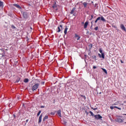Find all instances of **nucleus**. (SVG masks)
Masks as SVG:
<instances>
[{"label":"nucleus","instance_id":"53","mask_svg":"<svg viewBox=\"0 0 126 126\" xmlns=\"http://www.w3.org/2000/svg\"><path fill=\"white\" fill-rule=\"evenodd\" d=\"M125 123L126 124V122Z\"/></svg>","mask_w":126,"mask_h":126},{"label":"nucleus","instance_id":"49","mask_svg":"<svg viewBox=\"0 0 126 126\" xmlns=\"http://www.w3.org/2000/svg\"><path fill=\"white\" fill-rule=\"evenodd\" d=\"M44 82H42V84H44Z\"/></svg>","mask_w":126,"mask_h":126},{"label":"nucleus","instance_id":"29","mask_svg":"<svg viewBox=\"0 0 126 126\" xmlns=\"http://www.w3.org/2000/svg\"><path fill=\"white\" fill-rule=\"evenodd\" d=\"M98 57H99V58H102V54H98Z\"/></svg>","mask_w":126,"mask_h":126},{"label":"nucleus","instance_id":"40","mask_svg":"<svg viewBox=\"0 0 126 126\" xmlns=\"http://www.w3.org/2000/svg\"><path fill=\"white\" fill-rule=\"evenodd\" d=\"M121 63H124V62H123V61L121 60Z\"/></svg>","mask_w":126,"mask_h":126},{"label":"nucleus","instance_id":"48","mask_svg":"<svg viewBox=\"0 0 126 126\" xmlns=\"http://www.w3.org/2000/svg\"><path fill=\"white\" fill-rule=\"evenodd\" d=\"M91 48H92V44H91Z\"/></svg>","mask_w":126,"mask_h":126},{"label":"nucleus","instance_id":"17","mask_svg":"<svg viewBox=\"0 0 126 126\" xmlns=\"http://www.w3.org/2000/svg\"><path fill=\"white\" fill-rule=\"evenodd\" d=\"M101 20L102 21H103V22H106V20L105 19V18H104V17L103 16L101 17Z\"/></svg>","mask_w":126,"mask_h":126},{"label":"nucleus","instance_id":"21","mask_svg":"<svg viewBox=\"0 0 126 126\" xmlns=\"http://www.w3.org/2000/svg\"><path fill=\"white\" fill-rule=\"evenodd\" d=\"M102 70L104 71V72H105V73H106L107 74V70L104 69V68H102Z\"/></svg>","mask_w":126,"mask_h":126},{"label":"nucleus","instance_id":"10","mask_svg":"<svg viewBox=\"0 0 126 126\" xmlns=\"http://www.w3.org/2000/svg\"><path fill=\"white\" fill-rule=\"evenodd\" d=\"M42 117H43V115L42 114H41L38 119V123L39 124H40V123H41V122H42Z\"/></svg>","mask_w":126,"mask_h":126},{"label":"nucleus","instance_id":"45","mask_svg":"<svg viewBox=\"0 0 126 126\" xmlns=\"http://www.w3.org/2000/svg\"><path fill=\"white\" fill-rule=\"evenodd\" d=\"M26 122H27V123H28V120H26Z\"/></svg>","mask_w":126,"mask_h":126},{"label":"nucleus","instance_id":"14","mask_svg":"<svg viewBox=\"0 0 126 126\" xmlns=\"http://www.w3.org/2000/svg\"><path fill=\"white\" fill-rule=\"evenodd\" d=\"M83 4L84 6V7H87V6L88 5V3L85 2L83 3Z\"/></svg>","mask_w":126,"mask_h":126},{"label":"nucleus","instance_id":"3","mask_svg":"<svg viewBox=\"0 0 126 126\" xmlns=\"http://www.w3.org/2000/svg\"><path fill=\"white\" fill-rule=\"evenodd\" d=\"M94 119L95 120H100V119H102V116H101L100 115H96L94 116Z\"/></svg>","mask_w":126,"mask_h":126},{"label":"nucleus","instance_id":"43","mask_svg":"<svg viewBox=\"0 0 126 126\" xmlns=\"http://www.w3.org/2000/svg\"><path fill=\"white\" fill-rule=\"evenodd\" d=\"M93 110H94V111L95 110H97V108H93Z\"/></svg>","mask_w":126,"mask_h":126},{"label":"nucleus","instance_id":"37","mask_svg":"<svg viewBox=\"0 0 126 126\" xmlns=\"http://www.w3.org/2000/svg\"><path fill=\"white\" fill-rule=\"evenodd\" d=\"M97 22H98V20H97V19H96V20L95 21L94 23H97Z\"/></svg>","mask_w":126,"mask_h":126},{"label":"nucleus","instance_id":"6","mask_svg":"<svg viewBox=\"0 0 126 126\" xmlns=\"http://www.w3.org/2000/svg\"><path fill=\"white\" fill-rule=\"evenodd\" d=\"M115 122H117V123H123V120L121 118H117L115 119Z\"/></svg>","mask_w":126,"mask_h":126},{"label":"nucleus","instance_id":"16","mask_svg":"<svg viewBox=\"0 0 126 126\" xmlns=\"http://www.w3.org/2000/svg\"><path fill=\"white\" fill-rule=\"evenodd\" d=\"M48 116L46 115L43 119V122H45L46 120H48Z\"/></svg>","mask_w":126,"mask_h":126},{"label":"nucleus","instance_id":"38","mask_svg":"<svg viewBox=\"0 0 126 126\" xmlns=\"http://www.w3.org/2000/svg\"><path fill=\"white\" fill-rule=\"evenodd\" d=\"M40 108H45V106H40Z\"/></svg>","mask_w":126,"mask_h":126},{"label":"nucleus","instance_id":"18","mask_svg":"<svg viewBox=\"0 0 126 126\" xmlns=\"http://www.w3.org/2000/svg\"><path fill=\"white\" fill-rule=\"evenodd\" d=\"M92 58H93V60H96V59H97V57H96L95 55H93L92 56Z\"/></svg>","mask_w":126,"mask_h":126},{"label":"nucleus","instance_id":"8","mask_svg":"<svg viewBox=\"0 0 126 126\" xmlns=\"http://www.w3.org/2000/svg\"><path fill=\"white\" fill-rule=\"evenodd\" d=\"M61 112H62V110H61V109H60L59 110H58V111H57V114H58V116H59V117H60L61 118H62Z\"/></svg>","mask_w":126,"mask_h":126},{"label":"nucleus","instance_id":"31","mask_svg":"<svg viewBox=\"0 0 126 126\" xmlns=\"http://www.w3.org/2000/svg\"><path fill=\"white\" fill-rule=\"evenodd\" d=\"M93 68H94V69H95L97 68V67H96L95 66H94Z\"/></svg>","mask_w":126,"mask_h":126},{"label":"nucleus","instance_id":"20","mask_svg":"<svg viewBox=\"0 0 126 126\" xmlns=\"http://www.w3.org/2000/svg\"><path fill=\"white\" fill-rule=\"evenodd\" d=\"M116 105H119V102H116L115 103H114L113 104H112V106H115Z\"/></svg>","mask_w":126,"mask_h":126},{"label":"nucleus","instance_id":"7","mask_svg":"<svg viewBox=\"0 0 126 126\" xmlns=\"http://www.w3.org/2000/svg\"><path fill=\"white\" fill-rule=\"evenodd\" d=\"M110 108L111 110H113V109H115V108H116V109H118V110H122V108L118 107L117 106H110Z\"/></svg>","mask_w":126,"mask_h":126},{"label":"nucleus","instance_id":"33","mask_svg":"<svg viewBox=\"0 0 126 126\" xmlns=\"http://www.w3.org/2000/svg\"><path fill=\"white\" fill-rule=\"evenodd\" d=\"M81 97H83V98H84V99H85V96L81 95Z\"/></svg>","mask_w":126,"mask_h":126},{"label":"nucleus","instance_id":"34","mask_svg":"<svg viewBox=\"0 0 126 126\" xmlns=\"http://www.w3.org/2000/svg\"><path fill=\"white\" fill-rule=\"evenodd\" d=\"M51 115H52L54 116V115H55V113L51 112Z\"/></svg>","mask_w":126,"mask_h":126},{"label":"nucleus","instance_id":"27","mask_svg":"<svg viewBox=\"0 0 126 126\" xmlns=\"http://www.w3.org/2000/svg\"><path fill=\"white\" fill-rule=\"evenodd\" d=\"M97 20L98 21V20H101V17H99L97 19Z\"/></svg>","mask_w":126,"mask_h":126},{"label":"nucleus","instance_id":"35","mask_svg":"<svg viewBox=\"0 0 126 126\" xmlns=\"http://www.w3.org/2000/svg\"><path fill=\"white\" fill-rule=\"evenodd\" d=\"M112 27H114V28H115V29H117V27L115 26H112Z\"/></svg>","mask_w":126,"mask_h":126},{"label":"nucleus","instance_id":"5","mask_svg":"<svg viewBox=\"0 0 126 126\" xmlns=\"http://www.w3.org/2000/svg\"><path fill=\"white\" fill-rule=\"evenodd\" d=\"M120 28H121L122 30L126 32V27H125V26L123 24H122L120 25Z\"/></svg>","mask_w":126,"mask_h":126},{"label":"nucleus","instance_id":"25","mask_svg":"<svg viewBox=\"0 0 126 126\" xmlns=\"http://www.w3.org/2000/svg\"><path fill=\"white\" fill-rule=\"evenodd\" d=\"M58 31H57V32H60L61 31V28H60V27H58Z\"/></svg>","mask_w":126,"mask_h":126},{"label":"nucleus","instance_id":"42","mask_svg":"<svg viewBox=\"0 0 126 126\" xmlns=\"http://www.w3.org/2000/svg\"><path fill=\"white\" fill-rule=\"evenodd\" d=\"M91 17H92V18H91V20L92 19V18H93V15H92V16H91Z\"/></svg>","mask_w":126,"mask_h":126},{"label":"nucleus","instance_id":"11","mask_svg":"<svg viewBox=\"0 0 126 126\" xmlns=\"http://www.w3.org/2000/svg\"><path fill=\"white\" fill-rule=\"evenodd\" d=\"M67 30H68V28H67V27H66L64 31V35H66L67 33Z\"/></svg>","mask_w":126,"mask_h":126},{"label":"nucleus","instance_id":"9","mask_svg":"<svg viewBox=\"0 0 126 126\" xmlns=\"http://www.w3.org/2000/svg\"><path fill=\"white\" fill-rule=\"evenodd\" d=\"M23 17H24V18H28V15L27 14V13L26 12H24L23 13Z\"/></svg>","mask_w":126,"mask_h":126},{"label":"nucleus","instance_id":"1","mask_svg":"<svg viewBox=\"0 0 126 126\" xmlns=\"http://www.w3.org/2000/svg\"><path fill=\"white\" fill-rule=\"evenodd\" d=\"M39 85L40 84L39 83H36L32 87V91H35V90H36V89H38V88L39 87Z\"/></svg>","mask_w":126,"mask_h":126},{"label":"nucleus","instance_id":"2","mask_svg":"<svg viewBox=\"0 0 126 126\" xmlns=\"http://www.w3.org/2000/svg\"><path fill=\"white\" fill-rule=\"evenodd\" d=\"M52 7L56 11H57V10H58V9H59V6L58 5H57V3H56V2L54 3L53 5H52Z\"/></svg>","mask_w":126,"mask_h":126},{"label":"nucleus","instance_id":"4","mask_svg":"<svg viewBox=\"0 0 126 126\" xmlns=\"http://www.w3.org/2000/svg\"><path fill=\"white\" fill-rule=\"evenodd\" d=\"M99 52L102 55V58L105 59V55H104V53H103V51H102V49L99 48Z\"/></svg>","mask_w":126,"mask_h":126},{"label":"nucleus","instance_id":"47","mask_svg":"<svg viewBox=\"0 0 126 126\" xmlns=\"http://www.w3.org/2000/svg\"><path fill=\"white\" fill-rule=\"evenodd\" d=\"M92 3H94L93 1H92Z\"/></svg>","mask_w":126,"mask_h":126},{"label":"nucleus","instance_id":"12","mask_svg":"<svg viewBox=\"0 0 126 126\" xmlns=\"http://www.w3.org/2000/svg\"><path fill=\"white\" fill-rule=\"evenodd\" d=\"M13 5H14V6H15L16 7H17V8H19L20 9H21V7L17 4H14Z\"/></svg>","mask_w":126,"mask_h":126},{"label":"nucleus","instance_id":"50","mask_svg":"<svg viewBox=\"0 0 126 126\" xmlns=\"http://www.w3.org/2000/svg\"><path fill=\"white\" fill-rule=\"evenodd\" d=\"M92 26H93V25H92L91 27H92Z\"/></svg>","mask_w":126,"mask_h":126},{"label":"nucleus","instance_id":"39","mask_svg":"<svg viewBox=\"0 0 126 126\" xmlns=\"http://www.w3.org/2000/svg\"><path fill=\"white\" fill-rule=\"evenodd\" d=\"M60 27H61V28L62 29H63V26H62V25H60Z\"/></svg>","mask_w":126,"mask_h":126},{"label":"nucleus","instance_id":"36","mask_svg":"<svg viewBox=\"0 0 126 126\" xmlns=\"http://www.w3.org/2000/svg\"><path fill=\"white\" fill-rule=\"evenodd\" d=\"M80 36L78 37V38H77V40H80Z\"/></svg>","mask_w":126,"mask_h":126},{"label":"nucleus","instance_id":"23","mask_svg":"<svg viewBox=\"0 0 126 126\" xmlns=\"http://www.w3.org/2000/svg\"><path fill=\"white\" fill-rule=\"evenodd\" d=\"M89 113L90 114H91V116H94V114L93 113V112H92V111H90Z\"/></svg>","mask_w":126,"mask_h":126},{"label":"nucleus","instance_id":"13","mask_svg":"<svg viewBox=\"0 0 126 126\" xmlns=\"http://www.w3.org/2000/svg\"><path fill=\"white\" fill-rule=\"evenodd\" d=\"M87 26H88V22H86L84 24V28L85 29H86L87 28Z\"/></svg>","mask_w":126,"mask_h":126},{"label":"nucleus","instance_id":"15","mask_svg":"<svg viewBox=\"0 0 126 126\" xmlns=\"http://www.w3.org/2000/svg\"><path fill=\"white\" fill-rule=\"evenodd\" d=\"M74 10H75V8H73V9L70 12V13L71 14H73V13H74Z\"/></svg>","mask_w":126,"mask_h":126},{"label":"nucleus","instance_id":"28","mask_svg":"<svg viewBox=\"0 0 126 126\" xmlns=\"http://www.w3.org/2000/svg\"><path fill=\"white\" fill-rule=\"evenodd\" d=\"M98 27H96L95 28H94V30H95L96 31H97V30H98Z\"/></svg>","mask_w":126,"mask_h":126},{"label":"nucleus","instance_id":"32","mask_svg":"<svg viewBox=\"0 0 126 126\" xmlns=\"http://www.w3.org/2000/svg\"><path fill=\"white\" fill-rule=\"evenodd\" d=\"M19 80H20V79L19 78H18L17 81H16V82H19Z\"/></svg>","mask_w":126,"mask_h":126},{"label":"nucleus","instance_id":"26","mask_svg":"<svg viewBox=\"0 0 126 126\" xmlns=\"http://www.w3.org/2000/svg\"><path fill=\"white\" fill-rule=\"evenodd\" d=\"M62 124H63V125H65L66 124V122H65V121H63Z\"/></svg>","mask_w":126,"mask_h":126},{"label":"nucleus","instance_id":"52","mask_svg":"<svg viewBox=\"0 0 126 126\" xmlns=\"http://www.w3.org/2000/svg\"><path fill=\"white\" fill-rule=\"evenodd\" d=\"M9 106H10V104L9 105Z\"/></svg>","mask_w":126,"mask_h":126},{"label":"nucleus","instance_id":"41","mask_svg":"<svg viewBox=\"0 0 126 126\" xmlns=\"http://www.w3.org/2000/svg\"><path fill=\"white\" fill-rule=\"evenodd\" d=\"M12 28H15V27H14V26H12Z\"/></svg>","mask_w":126,"mask_h":126},{"label":"nucleus","instance_id":"30","mask_svg":"<svg viewBox=\"0 0 126 126\" xmlns=\"http://www.w3.org/2000/svg\"><path fill=\"white\" fill-rule=\"evenodd\" d=\"M75 37H76V38H78V37H79V36H78V35L75 34Z\"/></svg>","mask_w":126,"mask_h":126},{"label":"nucleus","instance_id":"24","mask_svg":"<svg viewBox=\"0 0 126 126\" xmlns=\"http://www.w3.org/2000/svg\"><path fill=\"white\" fill-rule=\"evenodd\" d=\"M41 114V111H39L38 112V113H37V117H38V116H40V114Z\"/></svg>","mask_w":126,"mask_h":126},{"label":"nucleus","instance_id":"22","mask_svg":"<svg viewBox=\"0 0 126 126\" xmlns=\"http://www.w3.org/2000/svg\"><path fill=\"white\" fill-rule=\"evenodd\" d=\"M2 5H3V3L0 1V6H2Z\"/></svg>","mask_w":126,"mask_h":126},{"label":"nucleus","instance_id":"44","mask_svg":"<svg viewBox=\"0 0 126 126\" xmlns=\"http://www.w3.org/2000/svg\"><path fill=\"white\" fill-rule=\"evenodd\" d=\"M0 56H1V57H3V55L2 54H0Z\"/></svg>","mask_w":126,"mask_h":126},{"label":"nucleus","instance_id":"51","mask_svg":"<svg viewBox=\"0 0 126 126\" xmlns=\"http://www.w3.org/2000/svg\"><path fill=\"white\" fill-rule=\"evenodd\" d=\"M31 29H32V28H31Z\"/></svg>","mask_w":126,"mask_h":126},{"label":"nucleus","instance_id":"19","mask_svg":"<svg viewBox=\"0 0 126 126\" xmlns=\"http://www.w3.org/2000/svg\"><path fill=\"white\" fill-rule=\"evenodd\" d=\"M29 81V80L28 79H25L24 80V82H25L26 83H27V82H28Z\"/></svg>","mask_w":126,"mask_h":126},{"label":"nucleus","instance_id":"46","mask_svg":"<svg viewBox=\"0 0 126 126\" xmlns=\"http://www.w3.org/2000/svg\"><path fill=\"white\" fill-rule=\"evenodd\" d=\"M82 24H84V22H82Z\"/></svg>","mask_w":126,"mask_h":126}]
</instances>
